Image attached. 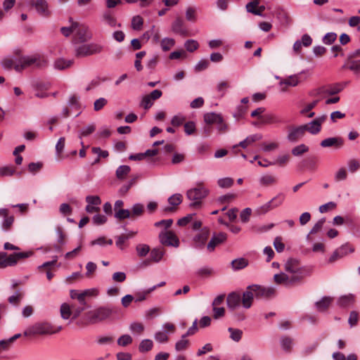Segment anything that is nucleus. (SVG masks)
<instances>
[{
  "label": "nucleus",
  "mask_w": 360,
  "mask_h": 360,
  "mask_svg": "<svg viewBox=\"0 0 360 360\" xmlns=\"http://www.w3.org/2000/svg\"><path fill=\"white\" fill-rule=\"evenodd\" d=\"M276 290L274 287H264L259 285H251L243 293V307L245 309L251 307L254 297L259 298H269L276 295Z\"/></svg>",
  "instance_id": "1"
},
{
  "label": "nucleus",
  "mask_w": 360,
  "mask_h": 360,
  "mask_svg": "<svg viewBox=\"0 0 360 360\" xmlns=\"http://www.w3.org/2000/svg\"><path fill=\"white\" fill-rule=\"evenodd\" d=\"M48 61L44 56L39 54L20 56L15 62L14 69L17 72L28 68H42L47 65Z\"/></svg>",
  "instance_id": "2"
},
{
  "label": "nucleus",
  "mask_w": 360,
  "mask_h": 360,
  "mask_svg": "<svg viewBox=\"0 0 360 360\" xmlns=\"http://www.w3.org/2000/svg\"><path fill=\"white\" fill-rule=\"evenodd\" d=\"M61 330L60 326L56 327L46 321L37 322L26 328L23 334L25 336L46 335L57 333Z\"/></svg>",
  "instance_id": "3"
},
{
  "label": "nucleus",
  "mask_w": 360,
  "mask_h": 360,
  "mask_svg": "<svg viewBox=\"0 0 360 360\" xmlns=\"http://www.w3.org/2000/svg\"><path fill=\"white\" fill-rule=\"evenodd\" d=\"M209 193V190L206 188L202 183H198L195 188H191L186 192V198L191 202L190 207H198L201 205V202Z\"/></svg>",
  "instance_id": "4"
},
{
  "label": "nucleus",
  "mask_w": 360,
  "mask_h": 360,
  "mask_svg": "<svg viewBox=\"0 0 360 360\" xmlns=\"http://www.w3.org/2000/svg\"><path fill=\"white\" fill-rule=\"evenodd\" d=\"M103 50V46L98 43H89L82 44L76 48L75 55L77 57H86L91 55L98 54Z\"/></svg>",
  "instance_id": "5"
},
{
  "label": "nucleus",
  "mask_w": 360,
  "mask_h": 360,
  "mask_svg": "<svg viewBox=\"0 0 360 360\" xmlns=\"http://www.w3.org/2000/svg\"><path fill=\"white\" fill-rule=\"evenodd\" d=\"M285 271L292 277L299 278V282L303 278L304 268L297 259L290 258L284 264Z\"/></svg>",
  "instance_id": "6"
},
{
  "label": "nucleus",
  "mask_w": 360,
  "mask_h": 360,
  "mask_svg": "<svg viewBox=\"0 0 360 360\" xmlns=\"http://www.w3.org/2000/svg\"><path fill=\"white\" fill-rule=\"evenodd\" d=\"M176 331V326L174 323L167 322L162 324L161 330L155 332L154 339L159 343H166L169 340L168 335L173 334Z\"/></svg>",
  "instance_id": "7"
},
{
  "label": "nucleus",
  "mask_w": 360,
  "mask_h": 360,
  "mask_svg": "<svg viewBox=\"0 0 360 360\" xmlns=\"http://www.w3.org/2000/svg\"><path fill=\"white\" fill-rule=\"evenodd\" d=\"M24 5L27 7H34L37 12L44 17H48L50 15L49 4L46 0H27L25 1Z\"/></svg>",
  "instance_id": "8"
},
{
  "label": "nucleus",
  "mask_w": 360,
  "mask_h": 360,
  "mask_svg": "<svg viewBox=\"0 0 360 360\" xmlns=\"http://www.w3.org/2000/svg\"><path fill=\"white\" fill-rule=\"evenodd\" d=\"M354 248L349 245L348 243L344 244L337 248L328 259V263L333 264L338 259L346 256L349 252H353Z\"/></svg>",
  "instance_id": "9"
},
{
  "label": "nucleus",
  "mask_w": 360,
  "mask_h": 360,
  "mask_svg": "<svg viewBox=\"0 0 360 360\" xmlns=\"http://www.w3.org/2000/svg\"><path fill=\"white\" fill-rule=\"evenodd\" d=\"M285 196L283 193H278L276 196L273 198L271 200L262 205L257 209V212L259 214H265L268 212L269 210H273L278 206H280Z\"/></svg>",
  "instance_id": "10"
},
{
  "label": "nucleus",
  "mask_w": 360,
  "mask_h": 360,
  "mask_svg": "<svg viewBox=\"0 0 360 360\" xmlns=\"http://www.w3.org/2000/svg\"><path fill=\"white\" fill-rule=\"evenodd\" d=\"M160 243L167 246L177 248L179 245V240L177 236L171 231H161L159 234Z\"/></svg>",
  "instance_id": "11"
},
{
  "label": "nucleus",
  "mask_w": 360,
  "mask_h": 360,
  "mask_svg": "<svg viewBox=\"0 0 360 360\" xmlns=\"http://www.w3.org/2000/svg\"><path fill=\"white\" fill-rule=\"evenodd\" d=\"M274 281L276 284L284 285L285 286H290L299 282V278L292 277L287 272H281L274 276Z\"/></svg>",
  "instance_id": "12"
},
{
  "label": "nucleus",
  "mask_w": 360,
  "mask_h": 360,
  "mask_svg": "<svg viewBox=\"0 0 360 360\" xmlns=\"http://www.w3.org/2000/svg\"><path fill=\"white\" fill-rule=\"evenodd\" d=\"M101 22L111 28L120 27L121 23L118 22L114 13L110 10L104 11L101 16Z\"/></svg>",
  "instance_id": "13"
},
{
  "label": "nucleus",
  "mask_w": 360,
  "mask_h": 360,
  "mask_svg": "<svg viewBox=\"0 0 360 360\" xmlns=\"http://www.w3.org/2000/svg\"><path fill=\"white\" fill-rule=\"evenodd\" d=\"M226 304L231 311L238 309L241 304L243 305V295L236 292L229 293L226 298Z\"/></svg>",
  "instance_id": "14"
},
{
  "label": "nucleus",
  "mask_w": 360,
  "mask_h": 360,
  "mask_svg": "<svg viewBox=\"0 0 360 360\" xmlns=\"http://www.w3.org/2000/svg\"><path fill=\"white\" fill-rule=\"evenodd\" d=\"M305 134L304 127L302 125L290 127L288 129L287 139L291 143L297 142Z\"/></svg>",
  "instance_id": "15"
},
{
  "label": "nucleus",
  "mask_w": 360,
  "mask_h": 360,
  "mask_svg": "<svg viewBox=\"0 0 360 360\" xmlns=\"http://www.w3.org/2000/svg\"><path fill=\"white\" fill-rule=\"evenodd\" d=\"M112 309L100 307L91 312V319L93 322H99L108 319L112 314Z\"/></svg>",
  "instance_id": "16"
},
{
  "label": "nucleus",
  "mask_w": 360,
  "mask_h": 360,
  "mask_svg": "<svg viewBox=\"0 0 360 360\" xmlns=\"http://www.w3.org/2000/svg\"><path fill=\"white\" fill-rule=\"evenodd\" d=\"M87 205L85 210L88 213H93L100 211L99 205L101 204V200L98 195H87L85 198Z\"/></svg>",
  "instance_id": "17"
},
{
  "label": "nucleus",
  "mask_w": 360,
  "mask_h": 360,
  "mask_svg": "<svg viewBox=\"0 0 360 360\" xmlns=\"http://www.w3.org/2000/svg\"><path fill=\"white\" fill-rule=\"evenodd\" d=\"M227 238V235L225 233L220 232L217 234H214L211 240L209 241V243L207 245V250L212 252L214 250L215 248L223 243Z\"/></svg>",
  "instance_id": "18"
},
{
  "label": "nucleus",
  "mask_w": 360,
  "mask_h": 360,
  "mask_svg": "<svg viewBox=\"0 0 360 360\" xmlns=\"http://www.w3.org/2000/svg\"><path fill=\"white\" fill-rule=\"evenodd\" d=\"M306 70H302L300 72L295 75H290L285 79H281L279 82L281 86H296L301 82V76L302 74H305Z\"/></svg>",
  "instance_id": "19"
},
{
  "label": "nucleus",
  "mask_w": 360,
  "mask_h": 360,
  "mask_svg": "<svg viewBox=\"0 0 360 360\" xmlns=\"http://www.w3.org/2000/svg\"><path fill=\"white\" fill-rule=\"evenodd\" d=\"M209 234V229L207 228H203L201 231L193 238L195 247L198 249L202 248L205 246L207 240L208 239Z\"/></svg>",
  "instance_id": "20"
},
{
  "label": "nucleus",
  "mask_w": 360,
  "mask_h": 360,
  "mask_svg": "<svg viewBox=\"0 0 360 360\" xmlns=\"http://www.w3.org/2000/svg\"><path fill=\"white\" fill-rule=\"evenodd\" d=\"M344 144V140L339 136L329 137L323 139L320 143V145L323 148L335 147L338 149L342 147Z\"/></svg>",
  "instance_id": "21"
},
{
  "label": "nucleus",
  "mask_w": 360,
  "mask_h": 360,
  "mask_svg": "<svg viewBox=\"0 0 360 360\" xmlns=\"http://www.w3.org/2000/svg\"><path fill=\"white\" fill-rule=\"evenodd\" d=\"M183 200V196L180 193H175L171 195L168 198V203L169 204V206L165 207L164 208V212H170L175 210L176 207L179 205Z\"/></svg>",
  "instance_id": "22"
},
{
  "label": "nucleus",
  "mask_w": 360,
  "mask_h": 360,
  "mask_svg": "<svg viewBox=\"0 0 360 360\" xmlns=\"http://www.w3.org/2000/svg\"><path fill=\"white\" fill-rule=\"evenodd\" d=\"M75 34L81 42L86 41L91 38V34L86 26H79L78 25Z\"/></svg>",
  "instance_id": "23"
},
{
  "label": "nucleus",
  "mask_w": 360,
  "mask_h": 360,
  "mask_svg": "<svg viewBox=\"0 0 360 360\" xmlns=\"http://www.w3.org/2000/svg\"><path fill=\"white\" fill-rule=\"evenodd\" d=\"M280 345L285 352L290 353L294 345L293 339L290 336L283 335L280 338Z\"/></svg>",
  "instance_id": "24"
},
{
  "label": "nucleus",
  "mask_w": 360,
  "mask_h": 360,
  "mask_svg": "<svg viewBox=\"0 0 360 360\" xmlns=\"http://www.w3.org/2000/svg\"><path fill=\"white\" fill-rule=\"evenodd\" d=\"M277 182L276 177L271 174H264L259 179V184L261 186L267 187L276 184Z\"/></svg>",
  "instance_id": "25"
},
{
  "label": "nucleus",
  "mask_w": 360,
  "mask_h": 360,
  "mask_svg": "<svg viewBox=\"0 0 360 360\" xmlns=\"http://www.w3.org/2000/svg\"><path fill=\"white\" fill-rule=\"evenodd\" d=\"M355 302V296L353 294L342 295L339 297L337 304L343 308L349 307Z\"/></svg>",
  "instance_id": "26"
},
{
  "label": "nucleus",
  "mask_w": 360,
  "mask_h": 360,
  "mask_svg": "<svg viewBox=\"0 0 360 360\" xmlns=\"http://www.w3.org/2000/svg\"><path fill=\"white\" fill-rule=\"evenodd\" d=\"M172 32L179 34L181 36H186L187 34V31L184 27V22L183 20L178 18H176L172 25Z\"/></svg>",
  "instance_id": "27"
},
{
  "label": "nucleus",
  "mask_w": 360,
  "mask_h": 360,
  "mask_svg": "<svg viewBox=\"0 0 360 360\" xmlns=\"http://www.w3.org/2000/svg\"><path fill=\"white\" fill-rule=\"evenodd\" d=\"M262 139V135L261 134H255L247 136L243 141H240L238 145L234 146L233 148H236L238 146L246 148L248 145L252 144V143L259 141Z\"/></svg>",
  "instance_id": "28"
},
{
  "label": "nucleus",
  "mask_w": 360,
  "mask_h": 360,
  "mask_svg": "<svg viewBox=\"0 0 360 360\" xmlns=\"http://www.w3.org/2000/svg\"><path fill=\"white\" fill-rule=\"evenodd\" d=\"M15 265V262L11 257V255L7 256L4 252H0V269Z\"/></svg>",
  "instance_id": "29"
},
{
  "label": "nucleus",
  "mask_w": 360,
  "mask_h": 360,
  "mask_svg": "<svg viewBox=\"0 0 360 360\" xmlns=\"http://www.w3.org/2000/svg\"><path fill=\"white\" fill-rule=\"evenodd\" d=\"M332 301L333 298L331 297H323L321 300L315 303L316 308L319 311H324L328 308Z\"/></svg>",
  "instance_id": "30"
},
{
  "label": "nucleus",
  "mask_w": 360,
  "mask_h": 360,
  "mask_svg": "<svg viewBox=\"0 0 360 360\" xmlns=\"http://www.w3.org/2000/svg\"><path fill=\"white\" fill-rule=\"evenodd\" d=\"M204 121L207 124H217L221 121V115L216 112H207L204 115Z\"/></svg>",
  "instance_id": "31"
},
{
  "label": "nucleus",
  "mask_w": 360,
  "mask_h": 360,
  "mask_svg": "<svg viewBox=\"0 0 360 360\" xmlns=\"http://www.w3.org/2000/svg\"><path fill=\"white\" fill-rule=\"evenodd\" d=\"M73 64V60H65L58 58L54 62V68L58 70H63L70 68Z\"/></svg>",
  "instance_id": "32"
},
{
  "label": "nucleus",
  "mask_w": 360,
  "mask_h": 360,
  "mask_svg": "<svg viewBox=\"0 0 360 360\" xmlns=\"http://www.w3.org/2000/svg\"><path fill=\"white\" fill-rule=\"evenodd\" d=\"M302 126L304 127V131L309 132L311 134L315 135L319 134L321 130V127L314 120H312L311 122L302 124Z\"/></svg>",
  "instance_id": "33"
},
{
  "label": "nucleus",
  "mask_w": 360,
  "mask_h": 360,
  "mask_svg": "<svg viewBox=\"0 0 360 360\" xmlns=\"http://www.w3.org/2000/svg\"><path fill=\"white\" fill-rule=\"evenodd\" d=\"M231 264L233 271H239L248 265V261L243 257H240L233 259Z\"/></svg>",
  "instance_id": "34"
},
{
  "label": "nucleus",
  "mask_w": 360,
  "mask_h": 360,
  "mask_svg": "<svg viewBox=\"0 0 360 360\" xmlns=\"http://www.w3.org/2000/svg\"><path fill=\"white\" fill-rule=\"evenodd\" d=\"M24 297L23 292L20 290L15 292L13 295L8 298V302L13 306H18Z\"/></svg>",
  "instance_id": "35"
},
{
  "label": "nucleus",
  "mask_w": 360,
  "mask_h": 360,
  "mask_svg": "<svg viewBox=\"0 0 360 360\" xmlns=\"http://www.w3.org/2000/svg\"><path fill=\"white\" fill-rule=\"evenodd\" d=\"M348 177V174L346 168L342 167L339 168L334 174V181L335 182H340L345 181Z\"/></svg>",
  "instance_id": "36"
},
{
  "label": "nucleus",
  "mask_w": 360,
  "mask_h": 360,
  "mask_svg": "<svg viewBox=\"0 0 360 360\" xmlns=\"http://www.w3.org/2000/svg\"><path fill=\"white\" fill-rule=\"evenodd\" d=\"M346 66L349 70L357 72L360 70V59H355L348 57Z\"/></svg>",
  "instance_id": "37"
},
{
  "label": "nucleus",
  "mask_w": 360,
  "mask_h": 360,
  "mask_svg": "<svg viewBox=\"0 0 360 360\" xmlns=\"http://www.w3.org/2000/svg\"><path fill=\"white\" fill-rule=\"evenodd\" d=\"M186 337L187 336L184 334L181 338L176 342L175 349L176 352L184 351L187 349L189 341L186 339Z\"/></svg>",
  "instance_id": "38"
},
{
  "label": "nucleus",
  "mask_w": 360,
  "mask_h": 360,
  "mask_svg": "<svg viewBox=\"0 0 360 360\" xmlns=\"http://www.w3.org/2000/svg\"><path fill=\"white\" fill-rule=\"evenodd\" d=\"M165 252L163 250H162L160 248H153L151 251H150V259L154 262H159L163 255H164Z\"/></svg>",
  "instance_id": "39"
},
{
  "label": "nucleus",
  "mask_w": 360,
  "mask_h": 360,
  "mask_svg": "<svg viewBox=\"0 0 360 360\" xmlns=\"http://www.w3.org/2000/svg\"><path fill=\"white\" fill-rule=\"evenodd\" d=\"M131 168L128 165H120L116 170V176L119 179H124L130 172Z\"/></svg>",
  "instance_id": "40"
},
{
  "label": "nucleus",
  "mask_w": 360,
  "mask_h": 360,
  "mask_svg": "<svg viewBox=\"0 0 360 360\" xmlns=\"http://www.w3.org/2000/svg\"><path fill=\"white\" fill-rule=\"evenodd\" d=\"M175 45V40L172 38L165 37L160 41V46L163 51H169Z\"/></svg>",
  "instance_id": "41"
},
{
  "label": "nucleus",
  "mask_w": 360,
  "mask_h": 360,
  "mask_svg": "<svg viewBox=\"0 0 360 360\" xmlns=\"http://www.w3.org/2000/svg\"><path fill=\"white\" fill-rule=\"evenodd\" d=\"M228 331L230 333V338L232 340L239 342L241 340L243 331L240 329L230 327L228 328Z\"/></svg>",
  "instance_id": "42"
},
{
  "label": "nucleus",
  "mask_w": 360,
  "mask_h": 360,
  "mask_svg": "<svg viewBox=\"0 0 360 360\" xmlns=\"http://www.w3.org/2000/svg\"><path fill=\"white\" fill-rule=\"evenodd\" d=\"M72 305L70 306L68 304L64 303L60 307V314L63 319H68L72 316Z\"/></svg>",
  "instance_id": "43"
},
{
  "label": "nucleus",
  "mask_w": 360,
  "mask_h": 360,
  "mask_svg": "<svg viewBox=\"0 0 360 360\" xmlns=\"http://www.w3.org/2000/svg\"><path fill=\"white\" fill-rule=\"evenodd\" d=\"M326 222V219L323 217V218H321L314 225V226L311 228V231H309V234L307 236V239L309 240V236L311 234H316L318 232H319L323 226V224L324 223Z\"/></svg>",
  "instance_id": "44"
},
{
  "label": "nucleus",
  "mask_w": 360,
  "mask_h": 360,
  "mask_svg": "<svg viewBox=\"0 0 360 360\" xmlns=\"http://www.w3.org/2000/svg\"><path fill=\"white\" fill-rule=\"evenodd\" d=\"M150 248L146 244H139L136 247L137 255L140 257H146L150 252Z\"/></svg>",
  "instance_id": "45"
},
{
  "label": "nucleus",
  "mask_w": 360,
  "mask_h": 360,
  "mask_svg": "<svg viewBox=\"0 0 360 360\" xmlns=\"http://www.w3.org/2000/svg\"><path fill=\"white\" fill-rule=\"evenodd\" d=\"M14 222V217L9 216L8 214L6 217H4V220L1 222V229L4 231H8L10 230Z\"/></svg>",
  "instance_id": "46"
},
{
  "label": "nucleus",
  "mask_w": 360,
  "mask_h": 360,
  "mask_svg": "<svg viewBox=\"0 0 360 360\" xmlns=\"http://www.w3.org/2000/svg\"><path fill=\"white\" fill-rule=\"evenodd\" d=\"M345 85L342 84H335L326 89L324 92L328 95H335L340 93L345 88Z\"/></svg>",
  "instance_id": "47"
},
{
  "label": "nucleus",
  "mask_w": 360,
  "mask_h": 360,
  "mask_svg": "<svg viewBox=\"0 0 360 360\" xmlns=\"http://www.w3.org/2000/svg\"><path fill=\"white\" fill-rule=\"evenodd\" d=\"M112 244V239H108L105 236H101L91 242V245H100L105 246L107 245H111Z\"/></svg>",
  "instance_id": "48"
},
{
  "label": "nucleus",
  "mask_w": 360,
  "mask_h": 360,
  "mask_svg": "<svg viewBox=\"0 0 360 360\" xmlns=\"http://www.w3.org/2000/svg\"><path fill=\"white\" fill-rule=\"evenodd\" d=\"M173 220L171 219H162L154 224V226L158 228H162V231H167V229L172 225Z\"/></svg>",
  "instance_id": "49"
},
{
  "label": "nucleus",
  "mask_w": 360,
  "mask_h": 360,
  "mask_svg": "<svg viewBox=\"0 0 360 360\" xmlns=\"http://www.w3.org/2000/svg\"><path fill=\"white\" fill-rule=\"evenodd\" d=\"M33 255L32 251L22 252H15L11 255V257H13V260L15 262V264L20 259L28 258Z\"/></svg>",
  "instance_id": "50"
},
{
  "label": "nucleus",
  "mask_w": 360,
  "mask_h": 360,
  "mask_svg": "<svg viewBox=\"0 0 360 360\" xmlns=\"http://www.w3.org/2000/svg\"><path fill=\"white\" fill-rule=\"evenodd\" d=\"M78 27V23L77 22H72L71 25L70 27H63L60 28V32L61 33L65 36V37H68L70 36L72 33L76 32V30Z\"/></svg>",
  "instance_id": "51"
},
{
  "label": "nucleus",
  "mask_w": 360,
  "mask_h": 360,
  "mask_svg": "<svg viewBox=\"0 0 360 360\" xmlns=\"http://www.w3.org/2000/svg\"><path fill=\"white\" fill-rule=\"evenodd\" d=\"M217 184L220 188H228L233 186V179L231 177L221 178L218 179Z\"/></svg>",
  "instance_id": "52"
},
{
  "label": "nucleus",
  "mask_w": 360,
  "mask_h": 360,
  "mask_svg": "<svg viewBox=\"0 0 360 360\" xmlns=\"http://www.w3.org/2000/svg\"><path fill=\"white\" fill-rule=\"evenodd\" d=\"M309 151V147L305 144H300L292 149V154L294 156H300Z\"/></svg>",
  "instance_id": "53"
},
{
  "label": "nucleus",
  "mask_w": 360,
  "mask_h": 360,
  "mask_svg": "<svg viewBox=\"0 0 360 360\" xmlns=\"http://www.w3.org/2000/svg\"><path fill=\"white\" fill-rule=\"evenodd\" d=\"M153 342L151 340H143L139 345V351L141 352H148L153 348Z\"/></svg>",
  "instance_id": "54"
},
{
  "label": "nucleus",
  "mask_w": 360,
  "mask_h": 360,
  "mask_svg": "<svg viewBox=\"0 0 360 360\" xmlns=\"http://www.w3.org/2000/svg\"><path fill=\"white\" fill-rule=\"evenodd\" d=\"M96 129L95 124H91L84 127L79 132V138L82 139L83 136H87L93 133Z\"/></svg>",
  "instance_id": "55"
},
{
  "label": "nucleus",
  "mask_w": 360,
  "mask_h": 360,
  "mask_svg": "<svg viewBox=\"0 0 360 360\" xmlns=\"http://www.w3.org/2000/svg\"><path fill=\"white\" fill-rule=\"evenodd\" d=\"M70 297L72 299H77L81 305H82V306L86 305L85 297L82 292H79L76 290H70Z\"/></svg>",
  "instance_id": "56"
},
{
  "label": "nucleus",
  "mask_w": 360,
  "mask_h": 360,
  "mask_svg": "<svg viewBox=\"0 0 360 360\" xmlns=\"http://www.w3.org/2000/svg\"><path fill=\"white\" fill-rule=\"evenodd\" d=\"M115 217L119 220H123L131 217V212L127 209H120L115 213Z\"/></svg>",
  "instance_id": "57"
},
{
  "label": "nucleus",
  "mask_w": 360,
  "mask_h": 360,
  "mask_svg": "<svg viewBox=\"0 0 360 360\" xmlns=\"http://www.w3.org/2000/svg\"><path fill=\"white\" fill-rule=\"evenodd\" d=\"M186 117L181 114L179 113L172 117L171 120V124L174 127H179L186 121Z\"/></svg>",
  "instance_id": "58"
},
{
  "label": "nucleus",
  "mask_w": 360,
  "mask_h": 360,
  "mask_svg": "<svg viewBox=\"0 0 360 360\" xmlns=\"http://www.w3.org/2000/svg\"><path fill=\"white\" fill-rule=\"evenodd\" d=\"M143 24V18L140 15H135L131 19V27L134 30H140Z\"/></svg>",
  "instance_id": "59"
},
{
  "label": "nucleus",
  "mask_w": 360,
  "mask_h": 360,
  "mask_svg": "<svg viewBox=\"0 0 360 360\" xmlns=\"http://www.w3.org/2000/svg\"><path fill=\"white\" fill-rule=\"evenodd\" d=\"M186 49L189 52H193L199 47V44L196 40L188 39L184 43Z\"/></svg>",
  "instance_id": "60"
},
{
  "label": "nucleus",
  "mask_w": 360,
  "mask_h": 360,
  "mask_svg": "<svg viewBox=\"0 0 360 360\" xmlns=\"http://www.w3.org/2000/svg\"><path fill=\"white\" fill-rule=\"evenodd\" d=\"M129 329L134 334L140 335L144 330V326L139 322H133L131 323Z\"/></svg>",
  "instance_id": "61"
},
{
  "label": "nucleus",
  "mask_w": 360,
  "mask_h": 360,
  "mask_svg": "<svg viewBox=\"0 0 360 360\" xmlns=\"http://www.w3.org/2000/svg\"><path fill=\"white\" fill-rule=\"evenodd\" d=\"M15 173V169L13 166L0 167V176H11Z\"/></svg>",
  "instance_id": "62"
},
{
  "label": "nucleus",
  "mask_w": 360,
  "mask_h": 360,
  "mask_svg": "<svg viewBox=\"0 0 360 360\" xmlns=\"http://www.w3.org/2000/svg\"><path fill=\"white\" fill-rule=\"evenodd\" d=\"M143 212V205L141 203H136L132 206L131 217H139Z\"/></svg>",
  "instance_id": "63"
},
{
  "label": "nucleus",
  "mask_w": 360,
  "mask_h": 360,
  "mask_svg": "<svg viewBox=\"0 0 360 360\" xmlns=\"http://www.w3.org/2000/svg\"><path fill=\"white\" fill-rule=\"evenodd\" d=\"M347 167L351 173H354L360 168V162L355 159H351L347 162Z\"/></svg>",
  "instance_id": "64"
}]
</instances>
